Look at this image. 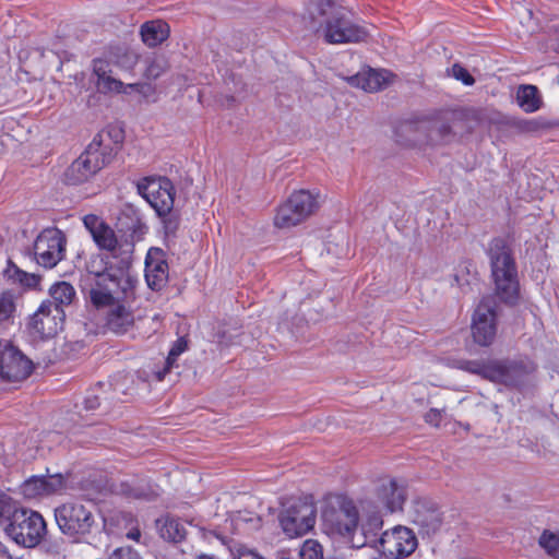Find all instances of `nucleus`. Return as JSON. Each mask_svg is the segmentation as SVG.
<instances>
[{
  "instance_id": "c756f323",
  "label": "nucleus",
  "mask_w": 559,
  "mask_h": 559,
  "mask_svg": "<svg viewBox=\"0 0 559 559\" xmlns=\"http://www.w3.org/2000/svg\"><path fill=\"white\" fill-rule=\"evenodd\" d=\"M516 103L525 112H535L542 106V98L535 85H521L516 91Z\"/></svg>"
},
{
  "instance_id": "393cba45",
  "label": "nucleus",
  "mask_w": 559,
  "mask_h": 559,
  "mask_svg": "<svg viewBox=\"0 0 559 559\" xmlns=\"http://www.w3.org/2000/svg\"><path fill=\"white\" fill-rule=\"evenodd\" d=\"M17 297L12 290H0V338L15 325Z\"/></svg>"
},
{
  "instance_id": "4c0bfd02",
  "label": "nucleus",
  "mask_w": 559,
  "mask_h": 559,
  "mask_svg": "<svg viewBox=\"0 0 559 559\" xmlns=\"http://www.w3.org/2000/svg\"><path fill=\"white\" fill-rule=\"evenodd\" d=\"M97 88L104 93H117L120 91L119 88H124V83L120 80H117L110 75H107L104 79L97 80L96 82Z\"/></svg>"
},
{
  "instance_id": "1a4fd4ad",
  "label": "nucleus",
  "mask_w": 559,
  "mask_h": 559,
  "mask_svg": "<svg viewBox=\"0 0 559 559\" xmlns=\"http://www.w3.org/2000/svg\"><path fill=\"white\" fill-rule=\"evenodd\" d=\"M34 370L33 361L11 341L0 338V381L17 383Z\"/></svg>"
},
{
  "instance_id": "423d86ee",
  "label": "nucleus",
  "mask_w": 559,
  "mask_h": 559,
  "mask_svg": "<svg viewBox=\"0 0 559 559\" xmlns=\"http://www.w3.org/2000/svg\"><path fill=\"white\" fill-rule=\"evenodd\" d=\"M461 368L492 382L516 386L527 374L535 371L536 366L531 360H491L488 362L466 360L461 364Z\"/></svg>"
},
{
  "instance_id": "de8ad7c7",
  "label": "nucleus",
  "mask_w": 559,
  "mask_h": 559,
  "mask_svg": "<svg viewBox=\"0 0 559 559\" xmlns=\"http://www.w3.org/2000/svg\"><path fill=\"white\" fill-rule=\"evenodd\" d=\"M127 538L132 539L134 542H139L141 538V531L138 526L132 527L127 534Z\"/></svg>"
},
{
  "instance_id": "0eeeda50",
  "label": "nucleus",
  "mask_w": 559,
  "mask_h": 559,
  "mask_svg": "<svg viewBox=\"0 0 559 559\" xmlns=\"http://www.w3.org/2000/svg\"><path fill=\"white\" fill-rule=\"evenodd\" d=\"M319 209V194L309 190L294 191L283 202L274 216L277 228H292L305 222Z\"/></svg>"
},
{
  "instance_id": "f257e3e1",
  "label": "nucleus",
  "mask_w": 559,
  "mask_h": 559,
  "mask_svg": "<svg viewBox=\"0 0 559 559\" xmlns=\"http://www.w3.org/2000/svg\"><path fill=\"white\" fill-rule=\"evenodd\" d=\"M121 225H126L128 235H117L116 231L97 215L88 214L84 216L83 223L90 231L94 242L100 250L110 252L112 258L121 260V263H128L134 249V241L139 240L146 231L147 227L143 222L138 210L128 206L119 218Z\"/></svg>"
},
{
  "instance_id": "2eb2a0df",
  "label": "nucleus",
  "mask_w": 559,
  "mask_h": 559,
  "mask_svg": "<svg viewBox=\"0 0 559 559\" xmlns=\"http://www.w3.org/2000/svg\"><path fill=\"white\" fill-rule=\"evenodd\" d=\"M415 533L406 526H395L385 531L380 537L382 552L390 559H402L411 556L417 548Z\"/></svg>"
},
{
  "instance_id": "f704fd0d",
  "label": "nucleus",
  "mask_w": 559,
  "mask_h": 559,
  "mask_svg": "<svg viewBox=\"0 0 559 559\" xmlns=\"http://www.w3.org/2000/svg\"><path fill=\"white\" fill-rule=\"evenodd\" d=\"M300 559H324L323 547L316 539H307L299 551Z\"/></svg>"
},
{
  "instance_id": "cd10ccee",
  "label": "nucleus",
  "mask_w": 559,
  "mask_h": 559,
  "mask_svg": "<svg viewBox=\"0 0 559 559\" xmlns=\"http://www.w3.org/2000/svg\"><path fill=\"white\" fill-rule=\"evenodd\" d=\"M141 37L148 47H156L169 36V25L164 21H148L141 26Z\"/></svg>"
},
{
  "instance_id": "4468645a",
  "label": "nucleus",
  "mask_w": 559,
  "mask_h": 559,
  "mask_svg": "<svg viewBox=\"0 0 559 559\" xmlns=\"http://www.w3.org/2000/svg\"><path fill=\"white\" fill-rule=\"evenodd\" d=\"M358 511L352 502H344L338 509H325L322 520L325 531L352 542L358 527Z\"/></svg>"
},
{
  "instance_id": "3c124183",
  "label": "nucleus",
  "mask_w": 559,
  "mask_h": 559,
  "mask_svg": "<svg viewBox=\"0 0 559 559\" xmlns=\"http://www.w3.org/2000/svg\"><path fill=\"white\" fill-rule=\"evenodd\" d=\"M128 86H130V84H124V88H122L123 91H119L118 94L129 95L131 93H135V88H131V87H128Z\"/></svg>"
},
{
  "instance_id": "412c9836",
  "label": "nucleus",
  "mask_w": 559,
  "mask_h": 559,
  "mask_svg": "<svg viewBox=\"0 0 559 559\" xmlns=\"http://www.w3.org/2000/svg\"><path fill=\"white\" fill-rule=\"evenodd\" d=\"M64 487V479L60 474L44 476H32L21 485V492L27 499H35L59 492Z\"/></svg>"
},
{
  "instance_id": "bb28decb",
  "label": "nucleus",
  "mask_w": 559,
  "mask_h": 559,
  "mask_svg": "<svg viewBox=\"0 0 559 559\" xmlns=\"http://www.w3.org/2000/svg\"><path fill=\"white\" fill-rule=\"evenodd\" d=\"M156 528L159 536L168 542L180 543L186 538L187 530L185 523L179 519L165 515L156 520Z\"/></svg>"
},
{
  "instance_id": "b1692460",
  "label": "nucleus",
  "mask_w": 559,
  "mask_h": 559,
  "mask_svg": "<svg viewBox=\"0 0 559 559\" xmlns=\"http://www.w3.org/2000/svg\"><path fill=\"white\" fill-rule=\"evenodd\" d=\"M377 496L390 512L401 511L406 500V488L393 478H382Z\"/></svg>"
},
{
  "instance_id": "5701e85b",
  "label": "nucleus",
  "mask_w": 559,
  "mask_h": 559,
  "mask_svg": "<svg viewBox=\"0 0 559 559\" xmlns=\"http://www.w3.org/2000/svg\"><path fill=\"white\" fill-rule=\"evenodd\" d=\"M343 13L337 0H309L306 8V17L310 26L317 32L333 19V15Z\"/></svg>"
},
{
  "instance_id": "9b49d317",
  "label": "nucleus",
  "mask_w": 559,
  "mask_h": 559,
  "mask_svg": "<svg viewBox=\"0 0 559 559\" xmlns=\"http://www.w3.org/2000/svg\"><path fill=\"white\" fill-rule=\"evenodd\" d=\"M66 245L67 239L60 229L45 228L33 245L36 263L45 269L55 267L66 255Z\"/></svg>"
},
{
  "instance_id": "72a5a7b5",
  "label": "nucleus",
  "mask_w": 559,
  "mask_h": 559,
  "mask_svg": "<svg viewBox=\"0 0 559 559\" xmlns=\"http://www.w3.org/2000/svg\"><path fill=\"white\" fill-rule=\"evenodd\" d=\"M19 510L20 509L15 507L13 499L7 493L0 491V524H5L7 526L8 523L12 521L13 513Z\"/></svg>"
},
{
  "instance_id": "20e7f679",
  "label": "nucleus",
  "mask_w": 559,
  "mask_h": 559,
  "mask_svg": "<svg viewBox=\"0 0 559 559\" xmlns=\"http://www.w3.org/2000/svg\"><path fill=\"white\" fill-rule=\"evenodd\" d=\"M56 523L63 535L81 543L97 525L96 508L92 502L73 500L55 509Z\"/></svg>"
},
{
  "instance_id": "6ab92c4d",
  "label": "nucleus",
  "mask_w": 559,
  "mask_h": 559,
  "mask_svg": "<svg viewBox=\"0 0 559 559\" xmlns=\"http://www.w3.org/2000/svg\"><path fill=\"white\" fill-rule=\"evenodd\" d=\"M412 521L424 534H435L442 524L441 512L437 504L427 498H418L413 502Z\"/></svg>"
},
{
  "instance_id": "e433bc0d",
  "label": "nucleus",
  "mask_w": 559,
  "mask_h": 559,
  "mask_svg": "<svg viewBox=\"0 0 559 559\" xmlns=\"http://www.w3.org/2000/svg\"><path fill=\"white\" fill-rule=\"evenodd\" d=\"M451 128L447 123L433 124L429 129L428 143L436 144L443 142L450 135Z\"/></svg>"
},
{
  "instance_id": "a19ab883",
  "label": "nucleus",
  "mask_w": 559,
  "mask_h": 559,
  "mask_svg": "<svg viewBox=\"0 0 559 559\" xmlns=\"http://www.w3.org/2000/svg\"><path fill=\"white\" fill-rule=\"evenodd\" d=\"M131 88H135V93L141 95L143 99L150 100L155 95V87L151 83H130Z\"/></svg>"
},
{
  "instance_id": "37998d69",
  "label": "nucleus",
  "mask_w": 559,
  "mask_h": 559,
  "mask_svg": "<svg viewBox=\"0 0 559 559\" xmlns=\"http://www.w3.org/2000/svg\"><path fill=\"white\" fill-rule=\"evenodd\" d=\"M93 72L97 76V80L106 78L108 72H110L108 62L103 59H95L93 61Z\"/></svg>"
},
{
  "instance_id": "8fccbe9b",
  "label": "nucleus",
  "mask_w": 559,
  "mask_h": 559,
  "mask_svg": "<svg viewBox=\"0 0 559 559\" xmlns=\"http://www.w3.org/2000/svg\"><path fill=\"white\" fill-rule=\"evenodd\" d=\"M0 559H12L7 547L0 542Z\"/></svg>"
},
{
  "instance_id": "9d476101",
  "label": "nucleus",
  "mask_w": 559,
  "mask_h": 559,
  "mask_svg": "<svg viewBox=\"0 0 559 559\" xmlns=\"http://www.w3.org/2000/svg\"><path fill=\"white\" fill-rule=\"evenodd\" d=\"M317 508L314 503L298 500L288 504L278 516L284 534L297 538L309 533L316 524Z\"/></svg>"
},
{
  "instance_id": "c03bdc74",
  "label": "nucleus",
  "mask_w": 559,
  "mask_h": 559,
  "mask_svg": "<svg viewBox=\"0 0 559 559\" xmlns=\"http://www.w3.org/2000/svg\"><path fill=\"white\" fill-rule=\"evenodd\" d=\"M84 408L87 411L96 409L99 406V400L96 395H87L84 399Z\"/></svg>"
},
{
  "instance_id": "a878e982",
  "label": "nucleus",
  "mask_w": 559,
  "mask_h": 559,
  "mask_svg": "<svg viewBox=\"0 0 559 559\" xmlns=\"http://www.w3.org/2000/svg\"><path fill=\"white\" fill-rule=\"evenodd\" d=\"M145 280L150 288L162 289L168 281V264L165 260L153 259L147 254L145 260Z\"/></svg>"
},
{
  "instance_id": "a18cd8bd",
  "label": "nucleus",
  "mask_w": 559,
  "mask_h": 559,
  "mask_svg": "<svg viewBox=\"0 0 559 559\" xmlns=\"http://www.w3.org/2000/svg\"><path fill=\"white\" fill-rule=\"evenodd\" d=\"M440 418H441V414L438 409H430L426 415H425V419L427 423L429 424H432V425H438L439 421H440Z\"/></svg>"
},
{
  "instance_id": "c9c22d12",
  "label": "nucleus",
  "mask_w": 559,
  "mask_h": 559,
  "mask_svg": "<svg viewBox=\"0 0 559 559\" xmlns=\"http://www.w3.org/2000/svg\"><path fill=\"white\" fill-rule=\"evenodd\" d=\"M540 546L556 559H559V533L544 532L539 538Z\"/></svg>"
},
{
  "instance_id": "39448f33",
  "label": "nucleus",
  "mask_w": 559,
  "mask_h": 559,
  "mask_svg": "<svg viewBox=\"0 0 559 559\" xmlns=\"http://www.w3.org/2000/svg\"><path fill=\"white\" fill-rule=\"evenodd\" d=\"M130 262L122 264L119 260L117 267L109 265L107 258L102 254L92 255L86 262L87 277L86 284L90 286L85 288L88 298L95 290H110L116 287H121L123 290L131 286V282L135 278L129 272Z\"/></svg>"
},
{
  "instance_id": "7c9ffc66",
  "label": "nucleus",
  "mask_w": 559,
  "mask_h": 559,
  "mask_svg": "<svg viewBox=\"0 0 559 559\" xmlns=\"http://www.w3.org/2000/svg\"><path fill=\"white\" fill-rule=\"evenodd\" d=\"M187 341L183 337L178 338L171 346L166 358V365L162 370L155 372L156 379L163 381L170 368L175 365L177 358L187 349Z\"/></svg>"
},
{
  "instance_id": "49530a36",
  "label": "nucleus",
  "mask_w": 559,
  "mask_h": 559,
  "mask_svg": "<svg viewBox=\"0 0 559 559\" xmlns=\"http://www.w3.org/2000/svg\"><path fill=\"white\" fill-rule=\"evenodd\" d=\"M238 559H264V558L261 557L258 552H255L253 550L246 549V550H242L239 552Z\"/></svg>"
},
{
  "instance_id": "09e8293b",
  "label": "nucleus",
  "mask_w": 559,
  "mask_h": 559,
  "mask_svg": "<svg viewBox=\"0 0 559 559\" xmlns=\"http://www.w3.org/2000/svg\"><path fill=\"white\" fill-rule=\"evenodd\" d=\"M454 281H455L456 285L461 288H463L465 285H471V281L467 278L466 280L463 278V276L460 274L454 275Z\"/></svg>"
},
{
  "instance_id": "aec40b11",
  "label": "nucleus",
  "mask_w": 559,
  "mask_h": 559,
  "mask_svg": "<svg viewBox=\"0 0 559 559\" xmlns=\"http://www.w3.org/2000/svg\"><path fill=\"white\" fill-rule=\"evenodd\" d=\"M123 139L124 132L122 128L108 126L93 138L90 145L109 164L120 150Z\"/></svg>"
},
{
  "instance_id": "ea45409f",
  "label": "nucleus",
  "mask_w": 559,
  "mask_h": 559,
  "mask_svg": "<svg viewBox=\"0 0 559 559\" xmlns=\"http://www.w3.org/2000/svg\"><path fill=\"white\" fill-rule=\"evenodd\" d=\"M109 559H142L140 554L133 548L126 546L117 548L109 556Z\"/></svg>"
},
{
  "instance_id": "5fc2aeb1",
  "label": "nucleus",
  "mask_w": 559,
  "mask_h": 559,
  "mask_svg": "<svg viewBox=\"0 0 559 559\" xmlns=\"http://www.w3.org/2000/svg\"><path fill=\"white\" fill-rule=\"evenodd\" d=\"M364 544H354L353 543V546L356 547V548H359L360 546H362Z\"/></svg>"
},
{
  "instance_id": "7ed1b4c3",
  "label": "nucleus",
  "mask_w": 559,
  "mask_h": 559,
  "mask_svg": "<svg viewBox=\"0 0 559 559\" xmlns=\"http://www.w3.org/2000/svg\"><path fill=\"white\" fill-rule=\"evenodd\" d=\"M488 255L497 296L506 304H515L519 298L518 271L507 241L502 238L492 239Z\"/></svg>"
},
{
  "instance_id": "f3484780",
  "label": "nucleus",
  "mask_w": 559,
  "mask_h": 559,
  "mask_svg": "<svg viewBox=\"0 0 559 559\" xmlns=\"http://www.w3.org/2000/svg\"><path fill=\"white\" fill-rule=\"evenodd\" d=\"M64 319V310L51 308L49 304L43 301L37 311L29 318L28 329L40 338L52 337L62 330Z\"/></svg>"
},
{
  "instance_id": "58836bf2",
  "label": "nucleus",
  "mask_w": 559,
  "mask_h": 559,
  "mask_svg": "<svg viewBox=\"0 0 559 559\" xmlns=\"http://www.w3.org/2000/svg\"><path fill=\"white\" fill-rule=\"evenodd\" d=\"M451 73L454 79L461 81L466 86H471L475 83V80L472 76V74L461 64H453Z\"/></svg>"
},
{
  "instance_id": "ddd939ff",
  "label": "nucleus",
  "mask_w": 559,
  "mask_h": 559,
  "mask_svg": "<svg viewBox=\"0 0 559 559\" xmlns=\"http://www.w3.org/2000/svg\"><path fill=\"white\" fill-rule=\"evenodd\" d=\"M108 163L88 144L81 155L66 169L63 180L67 185L79 186L90 181Z\"/></svg>"
},
{
  "instance_id": "c85d7f7f",
  "label": "nucleus",
  "mask_w": 559,
  "mask_h": 559,
  "mask_svg": "<svg viewBox=\"0 0 559 559\" xmlns=\"http://www.w3.org/2000/svg\"><path fill=\"white\" fill-rule=\"evenodd\" d=\"M49 296V299L44 300L45 304H49L51 308L64 310L66 307L73 302L76 293L70 283L59 282L50 287Z\"/></svg>"
},
{
  "instance_id": "f03ea898",
  "label": "nucleus",
  "mask_w": 559,
  "mask_h": 559,
  "mask_svg": "<svg viewBox=\"0 0 559 559\" xmlns=\"http://www.w3.org/2000/svg\"><path fill=\"white\" fill-rule=\"evenodd\" d=\"M135 283L136 280L132 281L131 286L126 290L121 287L105 293L97 289L90 298L91 304L97 310H106V326L115 334H124L134 324V312L131 302L134 299Z\"/></svg>"
},
{
  "instance_id": "864d4df0",
  "label": "nucleus",
  "mask_w": 559,
  "mask_h": 559,
  "mask_svg": "<svg viewBox=\"0 0 559 559\" xmlns=\"http://www.w3.org/2000/svg\"><path fill=\"white\" fill-rule=\"evenodd\" d=\"M198 559H216V558L213 557V556L201 555V556L198 557Z\"/></svg>"
},
{
  "instance_id": "473e14b6",
  "label": "nucleus",
  "mask_w": 559,
  "mask_h": 559,
  "mask_svg": "<svg viewBox=\"0 0 559 559\" xmlns=\"http://www.w3.org/2000/svg\"><path fill=\"white\" fill-rule=\"evenodd\" d=\"M139 61V55L128 48H117L114 53V62L124 71H132Z\"/></svg>"
},
{
  "instance_id": "2f4dec72",
  "label": "nucleus",
  "mask_w": 559,
  "mask_h": 559,
  "mask_svg": "<svg viewBox=\"0 0 559 559\" xmlns=\"http://www.w3.org/2000/svg\"><path fill=\"white\" fill-rule=\"evenodd\" d=\"M145 70L143 75L148 80H156L162 76L169 68L168 61L164 56H153L145 60Z\"/></svg>"
},
{
  "instance_id": "f8f14e48",
  "label": "nucleus",
  "mask_w": 559,
  "mask_h": 559,
  "mask_svg": "<svg viewBox=\"0 0 559 559\" xmlns=\"http://www.w3.org/2000/svg\"><path fill=\"white\" fill-rule=\"evenodd\" d=\"M138 192L155 210L158 216L168 215L175 202V188L166 177H148L138 183Z\"/></svg>"
},
{
  "instance_id": "a211bd4d",
  "label": "nucleus",
  "mask_w": 559,
  "mask_h": 559,
  "mask_svg": "<svg viewBox=\"0 0 559 559\" xmlns=\"http://www.w3.org/2000/svg\"><path fill=\"white\" fill-rule=\"evenodd\" d=\"M496 332V311L493 307L489 305V301L484 299L478 305L473 316V338L478 345L488 346L493 342Z\"/></svg>"
},
{
  "instance_id": "79ce46f5",
  "label": "nucleus",
  "mask_w": 559,
  "mask_h": 559,
  "mask_svg": "<svg viewBox=\"0 0 559 559\" xmlns=\"http://www.w3.org/2000/svg\"><path fill=\"white\" fill-rule=\"evenodd\" d=\"M133 498L143 499V500H154L159 495V490L157 486L150 487L148 489L134 488L130 493Z\"/></svg>"
},
{
  "instance_id": "6e6552de",
  "label": "nucleus",
  "mask_w": 559,
  "mask_h": 559,
  "mask_svg": "<svg viewBox=\"0 0 559 559\" xmlns=\"http://www.w3.org/2000/svg\"><path fill=\"white\" fill-rule=\"evenodd\" d=\"M47 532L44 518L36 511L20 509L13 513V519L5 526V533L16 544L24 547H35Z\"/></svg>"
},
{
  "instance_id": "4be33fe9",
  "label": "nucleus",
  "mask_w": 559,
  "mask_h": 559,
  "mask_svg": "<svg viewBox=\"0 0 559 559\" xmlns=\"http://www.w3.org/2000/svg\"><path fill=\"white\" fill-rule=\"evenodd\" d=\"M393 74L386 70L366 68L347 79L348 83L365 92L373 93L388 86Z\"/></svg>"
},
{
  "instance_id": "dca6fc26",
  "label": "nucleus",
  "mask_w": 559,
  "mask_h": 559,
  "mask_svg": "<svg viewBox=\"0 0 559 559\" xmlns=\"http://www.w3.org/2000/svg\"><path fill=\"white\" fill-rule=\"evenodd\" d=\"M324 40L329 44H346L358 43L367 37V32L364 27L352 23L344 16L333 15L321 28Z\"/></svg>"
},
{
  "instance_id": "603ef678",
  "label": "nucleus",
  "mask_w": 559,
  "mask_h": 559,
  "mask_svg": "<svg viewBox=\"0 0 559 559\" xmlns=\"http://www.w3.org/2000/svg\"><path fill=\"white\" fill-rule=\"evenodd\" d=\"M514 126H516L518 128L522 129V130H527V124L528 122L527 121H516L513 123Z\"/></svg>"
}]
</instances>
